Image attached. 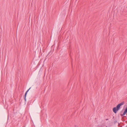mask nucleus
<instances>
[{"instance_id":"nucleus-2","label":"nucleus","mask_w":127,"mask_h":127,"mask_svg":"<svg viewBox=\"0 0 127 127\" xmlns=\"http://www.w3.org/2000/svg\"><path fill=\"white\" fill-rule=\"evenodd\" d=\"M31 87H30V88L25 93V95H24V97H26V95H27V93H28V92L29 91V90L30 89H31Z\"/></svg>"},{"instance_id":"nucleus-1","label":"nucleus","mask_w":127,"mask_h":127,"mask_svg":"<svg viewBox=\"0 0 127 127\" xmlns=\"http://www.w3.org/2000/svg\"><path fill=\"white\" fill-rule=\"evenodd\" d=\"M124 102H122L121 103L118 104L116 107H114L113 109V112L115 113H116L117 112L120 108L121 106L124 104Z\"/></svg>"},{"instance_id":"nucleus-3","label":"nucleus","mask_w":127,"mask_h":127,"mask_svg":"<svg viewBox=\"0 0 127 127\" xmlns=\"http://www.w3.org/2000/svg\"><path fill=\"white\" fill-rule=\"evenodd\" d=\"M117 123V121L116 120L115 121H114V123L115 124Z\"/></svg>"},{"instance_id":"nucleus-5","label":"nucleus","mask_w":127,"mask_h":127,"mask_svg":"<svg viewBox=\"0 0 127 127\" xmlns=\"http://www.w3.org/2000/svg\"><path fill=\"white\" fill-rule=\"evenodd\" d=\"M108 120V119H106V121Z\"/></svg>"},{"instance_id":"nucleus-4","label":"nucleus","mask_w":127,"mask_h":127,"mask_svg":"<svg viewBox=\"0 0 127 127\" xmlns=\"http://www.w3.org/2000/svg\"><path fill=\"white\" fill-rule=\"evenodd\" d=\"M26 97H24V100H25V102H26Z\"/></svg>"}]
</instances>
